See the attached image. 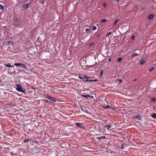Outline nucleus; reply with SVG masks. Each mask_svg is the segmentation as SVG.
<instances>
[{
  "label": "nucleus",
  "instance_id": "6ab92c4d",
  "mask_svg": "<svg viewBox=\"0 0 156 156\" xmlns=\"http://www.w3.org/2000/svg\"><path fill=\"white\" fill-rule=\"evenodd\" d=\"M107 21V20L105 19H102L101 20V23H104L105 22Z\"/></svg>",
  "mask_w": 156,
  "mask_h": 156
},
{
  "label": "nucleus",
  "instance_id": "9b49d317",
  "mask_svg": "<svg viewBox=\"0 0 156 156\" xmlns=\"http://www.w3.org/2000/svg\"><path fill=\"white\" fill-rule=\"evenodd\" d=\"M153 15L151 14L148 17V19H152L153 17Z\"/></svg>",
  "mask_w": 156,
  "mask_h": 156
},
{
  "label": "nucleus",
  "instance_id": "20e7f679",
  "mask_svg": "<svg viewBox=\"0 0 156 156\" xmlns=\"http://www.w3.org/2000/svg\"><path fill=\"white\" fill-rule=\"evenodd\" d=\"M81 96L83 97L86 98L88 99L89 98H93V96L91 95H89V94L87 95H84L83 94L81 95Z\"/></svg>",
  "mask_w": 156,
  "mask_h": 156
},
{
  "label": "nucleus",
  "instance_id": "0eeeda50",
  "mask_svg": "<svg viewBox=\"0 0 156 156\" xmlns=\"http://www.w3.org/2000/svg\"><path fill=\"white\" fill-rule=\"evenodd\" d=\"M4 66L6 67H14L13 66H12L9 64H4Z\"/></svg>",
  "mask_w": 156,
  "mask_h": 156
},
{
  "label": "nucleus",
  "instance_id": "c85d7f7f",
  "mask_svg": "<svg viewBox=\"0 0 156 156\" xmlns=\"http://www.w3.org/2000/svg\"><path fill=\"white\" fill-rule=\"evenodd\" d=\"M112 34V32H109V33H108V34H107L106 35V36H109V35H110V34Z\"/></svg>",
  "mask_w": 156,
  "mask_h": 156
},
{
  "label": "nucleus",
  "instance_id": "1a4fd4ad",
  "mask_svg": "<svg viewBox=\"0 0 156 156\" xmlns=\"http://www.w3.org/2000/svg\"><path fill=\"white\" fill-rule=\"evenodd\" d=\"M7 43L9 45H12L13 44V41H7Z\"/></svg>",
  "mask_w": 156,
  "mask_h": 156
},
{
  "label": "nucleus",
  "instance_id": "423d86ee",
  "mask_svg": "<svg viewBox=\"0 0 156 156\" xmlns=\"http://www.w3.org/2000/svg\"><path fill=\"white\" fill-rule=\"evenodd\" d=\"M75 124L77 127H80L83 128L84 126L83 123H76Z\"/></svg>",
  "mask_w": 156,
  "mask_h": 156
},
{
  "label": "nucleus",
  "instance_id": "4be33fe9",
  "mask_svg": "<svg viewBox=\"0 0 156 156\" xmlns=\"http://www.w3.org/2000/svg\"><path fill=\"white\" fill-rule=\"evenodd\" d=\"M97 29V27L95 26H93L92 27V30H96Z\"/></svg>",
  "mask_w": 156,
  "mask_h": 156
},
{
  "label": "nucleus",
  "instance_id": "f8f14e48",
  "mask_svg": "<svg viewBox=\"0 0 156 156\" xmlns=\"http://www.w3.org/2000/svg\"><path fill=\"white\" fill-rule=\"evenodd\" d=\"M4 6L1 4H0V9L1 10H3L4 9Z\"/></svg>",
  "mask_w": 156,
  "mask_h": 156
},
{
  "label": "nucleus",
  "instance_id": "393cba45",
  "mask_svg": "<svg viewBox=\"0 0 156 156\" xmlns=\"http://www.w3.org/2000/svg\"><path fill=\"white\" fill-rule=\"evenodd\" d=\"M90 80V82H92V81H94V82H97L98 81V80H97V79H95V80Z\"/></svg>",
  "mask_w": 156,
  "mask_h": 156
},
{
  "label": "nucleus",
  "instance_id": "5701e85b",
  "mask_svg": "<svg viewBox=\"0 0 156 156\" xmlns=\"http://www.w3.org/2000/svg\"><path fill=\"white\" fill-rule=\"evenodd\" d=\"M30 141V140L29 139H25V140L24 141H23V142L24 143H26L27 142H28V141Z\"/></svg>",
  "mask_w": 156,
  "mask_h": 156
},
{
  "label": "nucleus",
  "instance_id": "e433bc0d",
  "mask_svg": "<svg viewBox=\"0 0 156 156\" xmlns=\"http://www.w3.org/2000/svg\"><path fill=\"white\" fill-rule=\"evenodd\" d=\"M111 60V58H109L108 60V61H110Z\"/></svg>",
  "mask_w": 156,
  "mask_h": 156
},
{
  "label": "nucleus",
  "instance_id": "dca6fc26",
  "mask_svg": "<svg viewBox=\"0 0 156 156\" xmlns=\"http://www.w3.org/2000/svg\"><path fill=\"white\" fill-rule=\"evenodd\" d=\"M119 20V19L118 18L115 21V23H114L113 25H114L118 22V21Z\"/></svg>",
  "mask_w": 156,
  "mask_h": 156
},
{
  "label": "nucleus",
  "instance_id": "f704fd0d",
  "mask_svg": "<svg viewBox=\"0 0 156 156\" xmlns=\"http://www.w3.org/2000/svg\"><path fill=\"white\" fill-rule=\"evenodd\" d=\"M119 0H114L115 2H118Z\"/></svg>",
  "mask_w": 156,
  "mask_h": 156
},
{
  "label": "nucleus",
  "instance_id": "f257e3e1",
  "mask_svg": "<svg viewBox=\"0 0 156 156\" xmlns=\"http://www.w3.org/2000/svg\"><path fill=\"white\" fill-rule=\"evenodd\" d=\"M78 77L80 79L83 80V81L86 82H90V80L89 79L91 78V77H87V76L83 74H79Z\"/></svg>",
  "mask_w": 156,
  "mask_h": 156
},
{
  "label": "nucleus",
  "instance_id": "6e6552de",
  "mask_svg": "<svg viewBox=\"0 0 156 156\" xmlns=\"http://www.w3.org/2000/svg\"><path fill=\"white\" fill-rule=\"evenodd\" d=\"M21 67L25 69H27V66L25 64H23L21 63Z\"/></svg>",
  "mask_w": 156,
  "mask_h": 156
},
{
  "label": "nucleus",
  "instance_id": "58836bf2",
  "mask_svg": "<svg viewBox=\"0 0 156 156\" xmlns=\"http://www.w3.org/2000/svg\"><path fill=\"white\" fill-rule=\"evenodd\" d=\"M89 79L90 80H93L92 79Z\"/></svg>",
  "mask_w": 156,
  "mask_h": 156
},
{
  "label": "nucleus",
  "instance_id": "ea45409f",
  "mask_svg": "<svg viewBox=\"0 0 156 156\" xmlns=\"http://www.w3.org/2000/svg\"><path fill=\"white\" fill-rule=\"evenodd\" d=\"M99 36V35H98V36H97V37H98Z\"/></svg>",
  "mask_w": 156,
  "mask_h": 156
},
{
  "label": "nucleus",
  "instance_id": "72a5a7b5",
  "mask_svg": "<svg viewBox=\"0 0 156 156\" xmlns=\"http://www.w3.org/2000/svg\"><path fill=\"white\" fill-rule=\"evenodd\" d=\"M152 99L153 100V101H154V102L156 100L154 98H152Z\"/></svg>",
  "mask_w": 156,
  "mask_h": 156
},
{
  "label": "nucleus",
  "instance_id": "cd10ccee",
  "mask_svg": "<svg viewBox=\"0 0 156 156\" xmlns=\"http://www.w3.org/2000/svg\"><path fill=\"white\" fill-rule=\"evenodd\" d=\"M154 67H152L151 69H150L149 70V71L150 72H151L152 70H154Z\"/></svg>",
  "mask_w": 156,
  "mask_h": 156
},
{
  "label": "nucleus",
  "instance_id": "4468645a",
  "mask_svg": "<svg viewBox=\"0 0 156 156\" xmlns=\"http://www.w3.org/2000/svg\"><path fill=\"white\" fill-rule=\"evenodd\" d=\"M30 4L29 3H27V4H25L24 5V7H25L26 9H27L29 6V5Z\"/></svg>",
  "mask_w": 156,
  "mask_h": 156
},
{
  "label": "nucleus",
  "instance_id": "9d476101",
  "mask_svg": "<svg viewBox=\"0 0 156 156\" xmlns=\"http://www.w3.org/2000/svg\"><path fill=\"white\" fill-rule=\"evenodd\" d=\"M21 63H15L14 64V65L16 66L17 67L19 66L21 67Z\"/></svg>",
  "mask_w": 156,
  "mask_h": 156
},
{
  "label": "nucleus",
  "instance_id": "7ed1b4c3",
  "mask_svg": "<svg viewBox=\"0 0 156 156\" xmlns=\"http://www.w3.org/2000/svg\"><path fill=\"white\" fill-rule=\"evenodd\" d=\"M46 98L51 100V102L53 103L56 101L55 99L52 97L49 96H47L46 97Z\"/></svg>",
  "mask_w": 156,
  "mask_h": 156
},
{
  "label": "nucleus",
  "instance_id": "f03ea898",
  "mask_svg": "<svg viewBox=\"0 0 156 156\" xmlns=\"http://www.w3.org/2000/svg\"><path fill=\"white\" fill-rule=\"evenodd\" d=\"M16 89L19 92H21L23 93H25V89H23L21 86L19 84L16 85Z\"/></svg>",
  "mask_w": 156,
  "mask_h": 156
},
{
  "label": "nucleus",
  "instance_id": "2eb2a0df",
  "mask_svg": "<svg viewBox=\"0 0 156 156\" xmlns=\"http://www.w3.org/2000/svg\"><path fill=\"white\" fill-rule=\"evenodd\" d=\"M125 146H126V144H122L121 145V149L122 150H123V149H124V147Z\"/></svg>",
  "mask_w": 156,
  "mask_h": 156
},
{
  "label": "nucleus",
  "instance_id": "c756f323",
  "mask_svg": "<svg viewBox=\"0 0 156 156\" xmlns=\"http://www.w3.org/2000/svg\"><path fill=\"white\" fill-rule=\"evenodd\" d=\"M85 31H86V32H89V30L87 28L86 29Z\"/></svg>",
  "mask_w": 156,
  "mask_h": 156
},
{
  "label": "nucleus",
  "instance_id": "bb28decb",
  "mask_svg": "<svg viewBox=\"0 0 156 156\" xmlns=\"http://www.w3.org/2000/svg\"><path fill=\"white\" fill-rule=\"evenodd\" d=\"M101 138H103L104 139L106 138V136H102L100 137H99V138H98V139H101Z\"/></svg>",
  "mask_w": 156,
  "mask_h": 156
},
{
  "label": "nucleus",
  "instance_id": "473e14b6",
  "mask_svg": "<svg viewBox=\"0 0 156 156\" xmlns=\"http://www.w3.org/2000/svg\"><path fill=\"white\" fill-rule=\"evenodd\" d=\"M106 108H110V107L109 105L107 107H105Z\"/></svg>",
  "mask_w": 156,
  "mask_h": 156
},
{
  "label": "nucleus",
  "instance_id": "aec40b11",
  "mask_svg": "<svg viewBox=\"0 0 156 156\" xmlns=\"http://www.w3.org/2000/svg\"><path fill=\"white\" fill-rule=\"evenodd\" d=\"M138 55V54L136 53H134V54H133V55H132V58H134V57H135V56H137Z\"/></svg>",
  "mask_w": 156,
  "mask_h": 156
},
{
  "label": "nucleus",
  "instance_id": "7c9ffc66",
  "mask_svg": "<svg viewBox=\"0 0 156 156\" xmlns=\"http://www.w3.org/2000/svg\"><path fill=\"white\" fill-rule=\"evenodd\" d=\"M117 81H118L119 83H121L122 82V80H118Z\"/></svg>",
  "mask_w": 156,
  "mask_h": 156
},
{
  "label": "nucleus",
  "instance_id": "39448f33",
  "mask_svg": "<svg viewBox=\"0 0 156 156\" xmlns=\"http://www.w3.org/2000/svg\"><path fill=\"white\" fill-rule=\"evenodd\" d=\"M133 118L135 119L136 120H137L138 119V121H140L141 120V118L140 116L138 115H137L135 116Z\"/></svg>",
  "mask_w": 156,
  "mask_h": 156
},
{
  "label": "nucleus",
  "instance_id": "a878e982",
  "mask_svg": "<svg viewBox=\"0 0 156 156\" xmlns=\"http://www.w3.org/2000/svg\"><path fill=\"white\" fill-rule=\"evenodd\" d=\"M131 37L132 38V39L134 40L135 38V37L134 35H132L131 36Z\"/></svg>",
  "mask_w": 156,
  "mask_h": 156
},
{
  "label": "nucleus",
  "instance_id": "b1692460",
  "mask_svg": "<svg viewBox=\"0 0 156 156\" xmlns=\"http://www.w3.org/2000/svg\"><path fill=\"white\" fill-rule=\"evenodd\" d=\"M122 58L121 57H120L118 59L117 61L119 62H120L122 60Z\"/></svg>",
  "mask_w": 156,
  "mask_h": 156
},
{
  "label": "nucleus",
  "instance_id": "f3484780",
  "mask_svg": "<svg viewBox=\"0 0 156 156\" xmlns=\"http://www.w3.org/2000/svg\"><path fill=\"white\" fill-rule=\"evenodd\" d=\"M103 73V70H101L99 76H102Z\"/></svg>",
  "mask_w": 156,
  "mask_h": 156
},
{
  "label": "nucleus",
  "instance_id": "412c9836",
  "mask_svg": "<svg viewBox=\"0 0 156 156\" xmlns=\"http://www.w3.org/2000/svg\"><path fill=\"white\" fill-rule=\"evenodd\" d=\"M145 62V61L144 60H142L140 61V64H144Z\"/></svg>",
  "mask_w": 156,
  "mask_h": 156
},
{
  "label": "nucleus",
  "instance_id": "a211bd4d",
  "mask_svg": "<svg viewBox=\"0 0 156 156\" xmlns=\"http://www.w3.org/2000/svg\"><path fill=\"white\" fill-rule=\"evenodd\" d=\"M152 117L153 118H156V114L154 113L152 114Z\"/></svg>",
  "mask_w": 156,
  "mask_h": 156
},
{
  "label": "nucleus",
  "instance_id": "c9c22d12",
  "mask_svg": "<svg viewBox=\"0 0 156 156\" xmlns=\"http://www.w3.org/2000/svg\"><path fill=\"white\" fill-rule=\"evenodd\" d=\"M94 77H91V78H90V79H94Z\"/></svg>",
  "mask_w": 156,
  "mask_h": 156
},
{
  "label": "nucleus",
  "instance_id": "2f4dec72",
  "mask_svg": "<svg viewBox=\"0 0 156 156\" xmlns=\"http://www.w3.org/2000/svg\"><path fill=\"white\" fill-rule=\"evenodd\" d=\"M103 6H104V7H106V4H105V2H104V4H103Z\"/></svg>",
  "mask_w": 156,
  "mask_h": 156
},
{
  "label": "nucleus",
  "instance_id": "ddd939ff",
  "mask_svg": "<svg viewBox=\"0 0 156 156\" xmlns=\"http://www.w3.org/2000/svg\"><path fill=\"white\" fill-rule=\"evenodd\" d=\"M112 126H110L109 125H107L105 126V127H107V129L109 130V128Z\"/></svg>",
  "mask_w": 156,
  "mask_h": 156
},
{
  "label": "nucleus",
  "instance_id": "4c0bfd02",
  "mask_svg": "<svg viewBox=\"0 0 156 156\" xmlns=\"http://www.w3.org/2000/svg\"><path fill=\"white\" fill-rule=\"evenodd\" d=\"M45 101H46L47 102H49V101H48V100H46Z\"/></svg>",
  "mask_w": 156,
  "mask_h": 156
}]
</instances>
